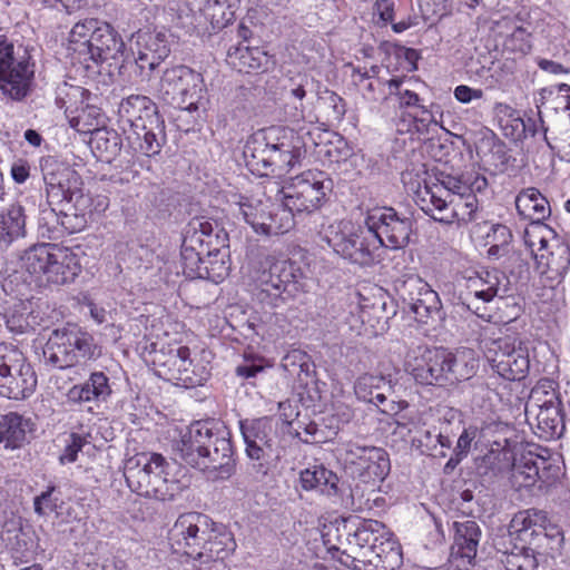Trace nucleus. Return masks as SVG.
Returning <instances> with one entry per match:
<instances>
[{
	"label": "nucleus",
	"mask_w": 570,
	"mask_h": 570,
	"mask_svg": "<svg viewBox=\"0 0 570 570\" xmlns=\"http://www.w3.org/2000/svg\"><path fill=\"white\" fill-rule=\"evenodd\" d=\"M168 539L173 550L191 558L199 564V570H218L236 549L233 534L199 512L180 514L169 530Z\"/></svg>",
	"instance_id": "f257e3e1"
},
{
	"label": "nucleus",
	"mask_w": 570,
	"mask_h": 570,
	"mask_svg": "<svg viewBox=\"0 0 570 570\" xmlns=\"http://www.w3.org/2000/svg\"><path fill=\"white\" fill-rule=\"evenodd\" d=\"M330 531L323 534L328 551H342L340 561L354 570H396L403 563L399 542L381 521L364 520L353 533H347L348 549H342L340 538L338 544H332Z\"/></svg>",
	"instance_id": "f03ea898"
},
{
	"label": "nucleus",
	"mask_w": 570,
	"mask_h": 570,
	"mask_svg": "<svg viewBox=\"0 0 570 570\" xmlns=\"http://www.w3.org/2000/svg\"><path fill=\"white\" fill-rule=\"evenodd\" d=\"M293 140L294 132L282 127L273 126L254 132L243 151L247 168L259 177L285 176L301 161V148Z\"/></svg>",
	"instance_id": "7ed1b4c3"
},
{
	"label": "nucleus",
	"mask_w": 570,
	"mask_h": 570,
	"mask_svg": "<svg viewBox=\"0 0 570 570\" xmlns=\"http://www.w3.org/2000/svg\"><path fill=\"white\" fill-rule=\"evenodd\" d=\"M118 114L129 126L127 139L135 153L147 157L160 153L166 142L165 121L149 97L131 95L122 99Z\"/></svg>",
	"instance_id": "20e7f679"
},
{
	"label": "nucleus",
	"mask_w": 570,
	"mask_h": 570,
	"mask_svg": "<svg viewBox=\"0 0 570 570\" xmlns=\"http://www.w3.org/2000/svg\"><path fill=\"white\" fill-rule=\"evenodd\" d=\"M169 464L158 453H137L125 464V479L128 487L139 495L171 501L183 491L180 482L169 478Z\"/></svg>",
	"instance_id": "39448f33"
},
{
	"label": "nucleus",
	"mask_w": 570,
	"mask_h": 570,
	"mask_svg": "<svg viewBox=\"0 0 570 570\" xmlns=\"http://www.w3.org/2000/svg\"><path fill=\"white\" fill-rule=\"evenodd\" d=\"M480 347L491 368L502 379L520 381L527 376L530 368L528 348L510 327H485Z\"/></svg>",
	"instance_id": "423d86ee"
},
{
	"label": "nucleus",
	"mask_w": 570,
	"mask_h": 570,
	"mask_svg": "<svg viewBox=\"0 0 570 570\" xmlns=\"http://www.w3.org/2000/svg\"><path fill=\"white\" fill-rule=\"evenodd\" d=\"M253 278L257 299L271 307L282 306L305 287L304 273L296 263L271 255L262 257Z\"/></svg>",
	"instance_id": "0eeeda50"
},
{
	"label": "nucleus",
	"mask_w": 570,
	"mask_h": 570,
	"mask_svg": "<svg viewBox=\"0 0 570 570\" xmlns=\"http://www.w3.org/2000/svg\"><path fill=\"white\" fill-rule=\"evenodd\" d=\"M323 239L336 254L361 266L375 262L374 253L380 243L368 226H356L351 220L328 225L323 232Z\"/></svg>",
	"instance_id": "6e6552de"
},
{
	"label": "nucleus",
	"mask_w": 570,
	"mask_h": 570,
	"mask_svg": "<svg viewBox=\"0 0 570 570\" xmlns=\"http://www.w3.org/2000/svg\"><path fill=\"white\" fill-rule=\"evenodd\" d=\"M96 355L94 337L77 326L55 330L42 350L45 364L59 370L75 366Z\"/></svg>",
	"instance_id": "1a4fd4ad"
},
{
	"label": "nucleus",
	"mask_w": 570,
	"mask_h": 570,
	"mask_svg": "<svg viewBox=\"0 0 570 570\" xmlns=\"http://www.w3.org/2000/svg\"><path fill=\"white\" fill-rule=\"evenodd\" d=\"M205 94L203 76L187 66L166 69L157 86V97L161 101L188 111L204 106Z\"/></svg>",
	"instance_id": "9d476101"
},
{
	"label": "nucleus",
	"mask_w": 570,
	"mask_h": 570,
	"mask_svg": "<svg viewBox=\"0 0 570 570\" xmlns=\"http://www.w3.org/2000/svg\"><path fill=\"white\" fill-rule=\"evenodd\" d=\"M487 187L488 179L474 171L462 175L442 174L435 181H424V186L417 188L415 203L424 213H433L435 208L445 206V199L482 193Z\"/></svg>",
	"instance_id": "9b49d317"
},
{
	"label": "nucleus",
	"mask_w": 570,
	"mask_h": 570,
	"mask_svg": "<svg viewBox=\"0 0 570 570\" xmlns=\"http://www.w3.org/2000/svg\"><path fill=\"white\" fill-rule=\"evenodd\" d=\"M332 180L322 171H305L283 187V204L293 217L295 214H311L317 210L327 193L332 190Z\"/></svg>",
	"instance_id": "f8f14e48"
},
{
	"label": "nucleus",
	"mask_w": 570,
	"mask_h": 570,
	"mask_svg": "<svg viewBox=\"0 0 570 570\" xmlns=\"http://www.w3.org/2000/svg\"><path fill=\"white\" fill-rule=\"evenodd\" d=\"M238 214L252 226L255 233L264 236H277L294 227L292 213L283 205L269 200L252 199L238 204Z\"/></svg>",
	"instance_id": "ddd939ff"
},
{
	"label": "nucleus",
	"mask_w": 570,
	"mask_h": 570,
	"mask_svg": "<svg viewBox=\"0 0 570 570\" xmlns=\"http://www.w3.org/2000/svg\"><path fill=\"white\" fill-rule=\"evenodd\" d=\"M37 376L24 355L12 350L0 356L1 394L12 400H23L32 394Z\"/></svg>",
	"instance_id": "4468645a"
},
{
	"label": "nucleus",
	"mask_w": 570,
	"mask_h": 570,
	"mask_svg": "<svg viewBox=\"0 0 570 570\" xmlns=\"http://www.w3.org/2000/svg\"><path fill=\"white\" fill-rule=\"evenodd\" d=\"M365 225L376 236L377 248H403L410 240L412 219L401 216L392 207L373 209L365 219Z\"/></svg>",
	"instance_id": "2eb2a0df"
},
{
	"label": "nucleus",
	"mask_w": 570,
	"mask_h": 570,
	"mask_svg": "<svg viewBox=\"0 0 570 570\" xmlns=\"http://www.w3.org/2000/svg\"><path fill=\"white\" fill-rule=\"evenodd\" d=\"M154 364L159 367V375L187 389L202 385L207 379L204 367L193 365L190 350L187 346L168 347L167 351L157 352Z\"/></svg>",
	"instance_id": "dca6fc26"
},
{
	"label": "nucleus",
	"mask_w": 570,
	"mask_h": 570,
	"mask_svg": "<svg viewBox=\"0 0 570 570\" xmlns=\"http://www.w3.org/2000/svg\"><path fill=\"white\" fill-rule=\"evenodd\" d=\"M344 461L351 466L352 473L366 484L384 480L390 472V459L382 448L350 442L345 448Z\"/></svg>",
	"instance_id": "f3484780"
},
{
	"label": "nucleus",
	"mask_w": 570,
	"mask_h": 570,
	"mask_svg": "<svg viewBox=\"0 0 570 570\" xmlns=\"http://www.w3.org/2000/svg\"><path fill=\"white\" fill-rule=\"evenodd\" d=\"M446 357L445 350L416 346L407 351L404 367L420 384L442 385L446 382Z\"/></svg>",
	"instance_id": "a211bd4d"
},
{
	"label": "nucleus",
	"mask_w": 570,
	"mask_h": 570,
	"mask_svg": "<svg viewBox=\"0 0 570 570\" xmlns=\"http://www.w3.org/2000/svg\"><path fill=\"white\" fill-rule=\"evenodd\" d=\"M35 62L26 49L17 48L4 66L0 68V91L12 100H22L31 90Z\"/></svg>",
	"instance_id": "6ab92c4d"
},
{
	"label": "nucleus",
	"mask_w": 570,
	"mask_h": 570,
	"mask_svg": "<svg viewBox=\"0 0 570 570\" xmlns=\"http://www.w3.org/2000/svg\"><path fill=\"white\" fill-rule=\"evenodd\" d=\"M240 431L246 444V454L253 461V471L259 476H265L269 470L268 458L272 448L268 438L271 426L267 420L242 422Z\"/></svg>",
	"instance_id": "aec40b11"
},
{
	"label": "nucleus",
	"mask_w": 570,
	"mask_h": 570,
	"mask_svg": "<svg viewBox=\"0 0 570 570\" xmlns=\"http://www.w3.org/2000/svg\"><path fill=\"white\" fill-rule=\"evenodd\" d=\"M453 529L454 538L449 561L458 570H466L476 557L481 529L473 520L455 521Z\"/></svg>",
	"instance_id": "412c9836"
},
{
	"label": "nucleus",
	"mask_w": 570,
	"mask_h": 570,
	"mask_svg": "<svg viewBox=\"0 0 570 570\" xmlns=\"http://www.w3.org/2000/svg\"><path fill=\"white\" fill-rule=\"evenodd\" d=\"M170 52L165 35L160 32L139 33L136 41L135 66L142 80H148L151 71L164 61Z\"/></svg>",
	"instance_id": "4be33fe9"
},
{
	"label": "nucleus",
	"mask_w": 570,
	"mask_h": 570,
	"mask_svg": "<svg viewBox=\"0 0 570 570\" xmlns=\"http://www.w3.org/2000/svg\"><path fill=\"white\" fill-rule=\"evenodd\" d=\"M212 422L196 421L191 423L180 436L176 445L180 459L193 468L200 470L205 466L204 463L209 462L203 459L208 445L209 438H212Z\"/></svg>",
	"instance_id": "5701e85b"
},
{
	"label": "nucleus",
	"mask_w": 570,
	"mask_h": 570,
	"mask_svg": "<svg viewBox=\"0 0 570 570\" xmlns=\"http://www.w3.org/2000/svg\"><path fill=\"white\" fill-rule=\"evenodd\" d=\"M203 459L209 462L200 468L204 472H214L216 479H227L234 471L233 449L225 431H215L212 426V438L206 445Z\"/></svg>",
	"instance_id": "b1692460"
},
{
	"label": "nucleus",
	"mask_w": 570,
	"mask_h": 570,
	"mask_svg": "<svg viewBox=\"0 0 570 570\" xmlns=\"http://www.w3.org/2000/svg\"><path fill=\"white\" fill-rule=\"evenodd\" d=\"M50 205L71 203L80 194V177L75 170L63 168L58 173L43 171Z\"/></svg>",
	"instance_id": "393cba45"
},
{
	"label": "nucleus",
	"mask_w": 570,
	"mask_h": 570,
	"mask_svg": "<svg viewBox=\"0 0 570 570\" xmlns=\"http://www.w3.org/2000/svg\"><path fill=\"white\" fill-rule=\"evenodd\" d=\"M479 208L476 194H471L463 197L453 196L445 199V206L435 208L433 213H426L434 220L445 225H465L475 219V214Z\"/></svg>",
	"instance_id": "a878e982"
},
{
	"label": "nucleus",
	"mask_w": 570,
	"mask_h": 570,
	"mask_svg": "<svg viewBox=\"0 0 570 570\" xmlns=\"http://www.w3.org/2000/svg\"><path fill=\"white\" fill-rule=\"evenodd\" d=\"M409 286L416 291L409 293L407 305L419 322L428 323L430 318L440 316L441 301L428 283L416 278L410 281Z\"/></svg>",
	"instance_id": "bb28decb"
},
{
	"label": "nucleus",
	"mask_w": 570,
	"mask_h": 570,
	"mask_svg": "<svg viewBox=\"0 0 570 570\" xmlns=\"http://www.w3.org/2000/svg\"><path fill=\"white\" fill-rule=\"evenodd\" d=\"M125 43L115 29L107 22L100 21L91 42L90 52L87 53L82 62L92 61L100 63L109 59H116L122 53Z\"/></svg>",
	"instance_id": "cd10ccee"
},
{
	"label": "nucleus",
	"mask_w": 570,
	"mask_h": 570,
	"mask_svg": "<svg viewBox=\"0 0 570 570\" xmlns=\"http://www.w3.org/2000/svg\"><path fill=\"white\" fill-rule=\"evenodd\" d=\"M197 228H200L197 222L188 223L184 233L180 252L183 272L190 278L202 277L204 257L206 254L203 248V240L196 235Z\"/></svg>",
	"instance_id": "c85d7f7f"
},
{
	"label": "nucleus",
	"mask_w": 570,
	"mask_h": 570,
	"mask_svg": "<svg viewBox=\"0 0 570 570\" xmlns=\"http://www.w3.org/2000/svg\"><path fill=\"white\" fill-rule=\"evenodd\" d=\"M32 431L33 422L30 417L18 412L0 415V445L6 450L21 449Z\"/></svg>",
	"instance_id": "c756f323"
},
{
	"label": "nucleus",
	"mask_w": 570,
	"mask_h": 570,
	"mask_svg": "<svg viewBox=\"0 0 570 570\" xmlns=\"http://www.w3.org/2000/svg\"><path fill=\"white\" fill-rule=\"evenodd\" d=\"M528 419L535 421L537 433L549 440L560 438L566 429L561 405H550L525 410Z\"/></svg>",
	"instance_id": "7c9ffc66"
},
{
	"label": "nucleus",
	"mask_w": 570,
	"mask_h": 570,
	"mask_svg": "<svg viewBox=\"0 0 570 570\" xmlns=\"http://www.w3.org/2000/svg\"><path fill=\"white\" fill-rule=\"evenodd\" d=\"M80 269L77 254L70 248L57 245L46 282L56 285L67 284L75 279Z\"/></svg>",
	"instance_id": "2f4dec72"
},
{
	"label": "nucleus",
	"mask_w": 570,
	"mask_h": 570,
	"mask_svg": "<svg viewBox=\"0 0 570 570\" xmlns=\"http://www.w3.org/2000/svg\"><path fill=\"white\" fill-rule=\"evenodd\" d=\"M515 207L519 215L531 220L533 225L542 224L551 215L548 199L533 187L519 193L515 198Z\"/></svg>",
	"instance_id": "473e14b6"
},
{
	"label": "nucleus",
	"mask_w": 570,
	"mask_h": 570,
	"mask_svg": "<svg viewBox=\"0 0 570 570\" xmlns=\"http://www.w3.org/2000/svg\"><path fill=\"white\" fill-rule=\"evenodd\" d=\"M445 355L446 382L469 380L479 368V357L472 348H460L455 353L445 351Z\"/></svg>",
	"instance_id": "72a5a7b5"
},
{
	"label": "nucleus",
	"mask_w": 570,
	"mask_h": 570,
	"mask_svg": "<svg viewBox=\"0 0 570 570\" xmlns=\"http://www.w3.org/2000/svg\"><path fill=\"white\" fill-rule=\"evenodd\" d=\"M394 385L391 379L383 375L364 374L360 376L354 385L355 394L360 400L383 404L393 393Z\"/></svg>",
	"instance_id": "f704fd0d"
},
{
	"label": "nucleus",
	"mask_w": 570,
	"mask_h": 570,
	"mask_svg": "<svg viewBox=\"0 0 570 570\" xmlns=\"http://www.w3.org/2000/svg\"><path fill=\"white\" fill-rule=\"evenodd\" d=\"M226 62L238 72L250 73L262 70L267 65L268 57L257 47L238 45L228 49Z\"/></svg>",
	"instance_id": "c9c22d12"
},
{
	"label": "nucleus",
	"mask_w": 570,
	"mask_h": 570,
	"mask_svg": "<svg viewBox=\"0 0 570 570\" xmlns=\"http://www.w3.org/2000/svg\"><path fill=\"white\" fill-rule=\"evenodd\" d=\"M549 521L547 512L539 509H527L515 513L510 521L509 532L517 538L529 543L537 532L542 531Z\"/></svg>",
	"instance_id": "e433bc0d"
},
{
	"label": "nucleus",
	"mask_w": 570,
	"mask_h": 570,
	"mask_svg": "<svg viewBox=\"0 0 570 570\" xmlns=\"http://www.w3.org/2000/svg\"><path fill=\"white\" fill-rule=\"evenodd\" d=\"M57 244L42 243L28 248L21 257L22 268L38 281L46 282Z\"/></svg>",
	"instance_id": "4c0bfd02"
},
{
	"label": "nucleus",
	"mask_w": 570,
	"mask_h": 570,
	"mask_svg": "<svg viewBox=\"0 0 570 570\" xmlns=\"http://www.w3.org/2000/svg\"><path fill=\"white\" fill-rule=\"evenodd\" d=\"M563 543L564 537L562 530L559 525L549 520L546 527L542 528V531L537 532V534L529 540L528 544L537 556L556 558L561 554Z\"/></svg>",
	"instance_id": "58836bf2"
},
{
	"label": "nucleus",
	"mask_w": 570,
	"mask_h": 570,
	"mask_svg": "<svg viewBox=\"0 0 570 570\" xmlns=\"http://www.w3.org/2000/svg\"><path fill=\"white\" fill-rule=\"evenodd\" d=\"M299 482L304 490H317L328 497L337 493L338 476L323 465H313L299 473Z\"/></svg>",
	"instance_id": "ea45409f"
},
{
	"label": "nucleus",
	"mask_w": 570,
	"mask_h": 570,
	"mask_svg": "<svg viewBox=\"0 0 570 570\" xmlns=\"http://www.w3.org/2000/svg\"><path fill=\"white\" fill-rule=\"evenodd\" d=\"M539 267L542 273H551V278L563 277L570 266V246L560 239H556L548 254H535Z\"/></svg>",
	"instance_id": "a19ab883"
},
{
	"label": "nucleus",
	"mask_w": 570,
	"mask_h": 570,
	"mask_svg": "<svg viewBox=\"0 0 570 570\" xmlns=\"http://www.w3.org/2000/svg\"><path fill=\"white\" fill-rule=\"evenodd\" d=\"M99 22L100 20L94 18L85 19L77 22L69 32L68 50L77 55L80 61L90 52Z\"/></svg>",
	"instance_id": "79ce46f5"
},
{
	"label": "nucleus",
	"mask_w": 570,
	"mask_h": 570,
	"mask_svg": "<svg viewBox=\"0 0 570 570\" xmlns=\"http://www.w3.org/2000/svg\"><path fill=\"white\" fill-rule=\"evenodd\" d=\"M213 29H223L235 19L240 0H197Z\"/></svg>",
	"instance_id": "37998d69"
},
{
	"label": "nucleus",
	"mask_w": 570,
	"mask_h": 570,
	"mask_svg": "<svg viewBox=\"0 0 570 570\" xmlns=\"http://www.w3.org/2000/svg\"><path fill=\"white\" fill-rule=\"evenodd\" d=\"M26 218L20 205H11L0 214V247H8L24 235Z\"/></svg>",
	"instance_id": "c03bdc74"
},
{
	"label": "nucleus",
	"mask_w": 570,
	"mask_h": 570,
	"mask_svg": "<svg viewBox=\"0 0 570 570\" xmlns=\"http://www.w3.org/2000/svg\"><path fill=\"white\" fill-rule=\"evenodd\" d=\"M502 279H505V276L499 271H487L481 276L469 278V288L473 291L475 299L488 303L495 296L503 297L507 294V288H501Z\"/></svg>",
	"instance_id": "a18cd8bd"
},
{
	"label": "nucleus",
	"mask_w": 570,
	"mask_h": 570,
	"mask_svg": "<svg viewBox=\"0 0 570 570\" xmlns=\"http://www.w3.org/2000/svg\"><path fill=\"white\" fill-rule=\"evenodd\" d=\"M190 222H197L200 225V228L196 230V235L203 240V248L206 254H228L224 249L228 247L229 239L223 228L204 218L195 217Z\"/></svg>",
	"instance_id": "49530a36"
},
{
	"label": "nucleus",
	"mask_w": 570,
	"mask_h": 570,
	"mask_svg": "<svg viewBox=\"0 0 570 570\" xmlns=\"http://www.w3.org/2000/svg\"><path fill=\"white\" fill-rule=\"evenodd\" d=\"M537 455L528 453L522 455L512 465L511 479L518 489L533 487L539 481Z\"/></svg>",
	"instance_id": "de8ad7c7"
},
{
	"label": "nucleus",
	"mask_w": 570,
	"mask_h": 570,
	"mask_svg": "<svg viewBox=\"0 0 570 570\" xmlns=\"http://www.w3.org/2000/svg\"><path fill=\"white\" fill-rule=\"evenodd\" d=\"M86 95L87 91L82 87L63 83L58 87L56 105L65 110L66 117L69 120L83 106Z\"/></svg>",
	"instance_id": "09e8293b"
},
{
	"label": "nucleus",
	"mask_w": 570,
	"mask_h": 570,
	"mask_svg": "<svg viewBox=\"0 0 570 570\" xmlns=\"http://www.w3.org/2000/svg\"><path fill=\"white\" fill-rule=\"evenodd\" d=\"M91 146L99 157L110 161L120 151V138L114 130L100 127L91 135Z\"/></svg>",
	"instance_id": "8fccbe9b"
},
{
	"label": "nucleus",
	"mask_w": 570,
	"mask_h": 570,
	"mask_svg": "<svg viewBox=\"0 0 570 570\" xmlns=\"http://www.w3.org/2000/svg\"><path fill=\"white\" fill-rule=\"evenodd\" d=\"M68 121L69 125L78 132H89L92 135V132L98 130L104 124V115L100 112L99 108L90 105H83L77 114L70 117Z\"/></svg>",
	"instance_id": "3c124183"
},
{
	"label": "nucleus",
	"mask_w": 570,
	"mask_h": 570,
	"mask_svg": "<svg viewBox=\"0 0 570 570\" xmlns=\"http://www.w3.org/2000/svg\"><path fill=\"white\" fill-rule=\"evenodd\" d=\"M550 405H561L554 382L547 379L540 380L530 392L525 410Z\"/></svg>",
	"instance_id": "603ef678"
},
{
	"label": "nucleus",
	"mask_w": 570,
	"mask_h": 570,
	"mask_svg": "<svg viewBox=\"0 0 570 570\" xmlns=\"http://www.w3.org/2000/svg\"><path fill=\"white\" fill-rule=\"evenodd\" d=\"M320 108L324 111L330 122L341 121L346 112L344 100L334 91L328 89L316 90Z\"/></svg>",
	"instance_id": "864d4df0"
},
{
	"label": "nucleus",
	"mask_w": 570,
	"mask_h": 570,
	"mask_svg": "<svg viewBox=\"0 0 570 570\" xmlns=\"http://www.w3.org/2000/svg\"><path fill=\"white\" fill-rule=\"evenodd\" d=\"M505 570H537L538 559L531 547H515L501 560Z\"/></svg>",
	"instance_id": "5fc2aeb1"
},
{
	"label": "nucleus",
	"mask_w": 570,
	"mask_h": 570,
	"mask_svg": "<svg viewBox=\"0 0 570 570\" xmlns=\"http://www.w3.org/2000/svg\"><path fill=\"white\" fill-rule=\"evenodd\" d=\"M228 254H205L204 268L202 273L203 279H208L215 284L220 283L229 273V264L227 262Z\"/></svg>",
	"instance_id": "6e6d98bb"
},
{
	"label": "nucleus",
	"mask_w": 570,
	"mask_h": 570,
	"mask_svg": "<svg viewBox=\"0 0 570 570\" xmlns=\"http://www.w3.org/2000/svg\"><path fill=\"white\" fill-rule=\"evenodd\" d=\"M505 26H512V32L507 36L504 46L515 52L528 53L531 50V32L523 26H517L512 20H504Z\"/></svg>",
	"instance_id": "4d7b16f0"
},
{
	"label": "nucleus",
	"mask_w": 570,
	"mask_h": 570,
	"mask_svg": "<svg viewBox=\"0 0 570 570\" xmlns=\"http://www.w3.org/2000/svg\"><path fill=\"white\" fill-rule=\"evenodd\" d=\"M525 242L530 246H534L538 240V254H548V252L551 250L552 244H556V239H558L557 236L554 235L553 229H551L548 225L544 224L534 225L532 230L525 232Z\"/></svg>",
	"instance_id": "13d9d810"
},
{
	"label": "nucleus",
	"mask_w": 570,
	"mask_h": 570,
	"mask_svg": "<svg viewBox=\"0 0 570 570\" xmlns=\"http://www.w3.org/2000/svg\"><path fill=\"white\" fill-rule=\"evenodd\" d=\"M90 435L88 433L71 432L66 439V445L59 456L61 464L73 463L77 461L78 453L87 444H90Z\"/></svg>",
	"instance_id": "bf43d9fd"
},
{
	"label": "nucleus",
	"mask_w": 570,
	"mask_h": 570,
	"mask_svg": "<svg viewBox=\"0 0 570 570\" xmlns=\"http://www.w3.org/2000/svg\"><path fill=\"white\" fill-rule=\"evenodd\" d=\"M419 441L429 450H435L438 445L442 449H450L452 435L449 432V423L443 424L440 429L425 430Z\"/></svg>",
	"instance_id": "052dcab7"
},
{
	"label": "nucleus",
	"mask_w": 570,
	"mask_h": 570,
	"mask_svg": "<svg viewBox=\"0 0 570 570\" xmlns=\"http://www.w3.org/2000/svg\"><path fill=\"white\" fill-rule=\"evenodd\" d=\"M3 317L7 328L13 334H23L31 328L23 304L14 306Z\"/></svg>",
	"instance_id": "680f3d73"
},
{
	"label": "nucleus",
	"mask_w": 570,
	"mask_h": 570,
	"mask_svg": "<svg viewBox=\"0 0 570 570\" xmlns=\"http://www.w3.org/2000/svg\"><path fill=\"white\" fill-rule=\"evenodd\" d=\"M281 365L288 374L299 375L301 372H308V357L303 351L293 350L282 358Z\"/></svg>",
	"instance_id": "e2e57ef3"
},
{
	"label": "nucleus",
	"mask_w": 570,
	"mask_h": 570,
	"mask_svg": "<svg viewBox=\"0 0 570 570\" xmlns=\"http://www.w3.org/2000/svg\"><path fill=\"white\" fill-rule=\"evenodd\" d=\"M321 83L307 73L298 75L297 79L291 80L289 95L298 100H303L307 91L317 90Z\"/></svg>",
	"instance_id": "0e129e2a"
},
{
	"label": "nucleus",
	"mask_w": 570,
	"mask_h": 570,
	"mask_svg": "<svg viewBox=\"0 0 570 570\" xmlns=\"http://www.w3.org/2000/svg\"><path fill=\"white\" fill-rule=\"evenodd\" d=\"M392 94L399 96L401 106L421 108L422 114L426 115V117H423L421 119V121H428L429 124H434L435 126L439 124L438 120L434 118V116L424 106L419 105L420 98H419L417 94H415L414 91L405 89V90L392 91Z\"/></svg>",
	"instance_id": "69168bd1"
},
{
	"label": "nucleus",
	"mask_w": 570,
	"mask_h": 570,
	"mask_svg": "<svg viewBox=\"0 0 570 570\" xmlns=\"http://www.w3.org/2000/svg\"><path fill=\"white\" fill-rule=\"evenodd\" d=\"M88 382L95 400H106V397L110 395L111 390L108 383V377L102 372L92 373Z\"/></svg>",
	"instance_id": "338daca9"
},
{
	"label": "nucleus",
	"mask_w": 570,
	"mask_h": 570,
	"mask_svg": "<svg viewBox=\"0 0 570 570\" xmlns=\"http://www.w3.org/2000/svg\"><path fill=\"white\" fill-rule=\"evenodd\" d=\"M539 468V481L543 484H552L559 476L560 468L551 464L548 460L537 455Z\"/></svg>",
	"instance_id": "774afa93"
}]
</instances>
